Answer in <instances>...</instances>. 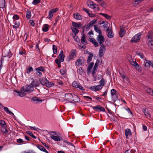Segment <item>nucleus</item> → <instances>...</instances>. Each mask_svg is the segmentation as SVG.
<instances>
[{
	"label": "nucleus",
	"mask_w": 153,
	"mask_h": 153,
	"mask_svg": "<svg viewBox=\"0 0 153 153\" xmlns=\"http://www.w3.org/2000/svg\"><path fill=\"white\" fill-rule=\"evenodd\" d=\"M142 34L141 33H137L134 35L130 41L131 43H137L138 42L140 39Z\"/></svg>",
	"instance_id": "f257e3e1"
},
{
	"label": "nucleus",
	"mask_w": 153,
	"mask_h": 153,
	"mask_svg": "<svg viewBox=\"0 0 153 153\" xmlns=\"http://www.w3.org/2000/svg\"><path fill=\"white\" fill-rule=\"evenodd\" d=\"M33 86H32V85H26L25 89L24 87H22L20 89L21 91H23L24 92H29V93L33 91Z\"/></svg>",
	"instance_id": "f03ea898"
},
{
	"label": "nucleus",
	"mask_w": 153,
	"mask_h": 153,
	"mask_svg": "<svg viewBox=\"0 0 153 153\" xmlns=\"http://www.w3.org/2000/svg\"><path fill=\"white\" fill-rule=\"evenodd\" d=\"M0 124L2 128L1 129V131L2 132L5 133L6 132H8V131L6 127V124L5 123V122L3 120H0Z\"/></svg>",
	"instance_id": "7ed1b4c3"
},
{
	"label": "nucleus",
	"mask_w": 153,
	"mask_h": 153,
	"mask_svg": "<svg viewBox=\"0 0 153 153\" xmlns=\"http://www.w3.org/2000/svg\"><path fill=\"white\" fill-rule=\"evenodd\" d=\"M76 51V49L72 50L71 51V53L69 56L67 57V60L70 61L71 60L73 59L74 58V56L76 55L75 52Z\"/></svg>",
	"instance_id": "20e7f679"
},
{
	"label": "nucleus",
	"mask_w": 153,
	"mask_h": 153,
	"mask_svg": "<svg viewBox=\"0 0 153 153\" xmlns=\"http://www.w3.org/2000/svg\"><path fill=\"white\" fill-rule=\"evenodd\" d=\"M93 109L96 111H105V108L104 107L100 105H98L96 107L91 106Z\"/></svg>",
	"instance_id": "39448f33"
},
{
	"label": "nucleus",
	"mask_w": 153,
	"mask_h": 153,
	"mask_svg": "<svg viewBox=\"0 0 153 153\" xmlns=\"http://www.w3.org/2000/svg\"><path fill=\"white\" fill-rule=\"evenodd\" d=\"M72 99L71 100L70 102L72 103V102H77L79 101H80V99L76 95L74 94L73 96V97Z\"/></svg>",
	"instance_id": "423d86ee"
},
{
	"label": "nucleus",
	"mask_w": 153,
	"mask_h": 153,
	"mask_svg": "<svg viewBox=\"0 0 153 153\" xmlns=\"http://www.w3.org/2000/svg\"><path fill=\"white\" fill-rule=\"evenodd\" d=\"M120 31L119 33V34L120 37H123L125 35L126 31L123 27H120Z\"/></svg>",
	"instance_id": "0eeeda50"
},
{
	"label": "nucleus",
	"mask_w": 153,
	"mask_h": 153,
	"mask_svg": "<svg viewBox=\"0 0 153 153\" xmlns=\"http://www.w3.org/2000/svg\"><path fill=\"white\" fill-rule=\"evenodd\" d=\"M73 94L71 93H66L65 94V99L68 101L69 102H70L73 96Z\"/></svg>",
	"instance_id": "6e6552de"
},
{
	"label": "nucleus",
	"mask_w": 153,
	"mask_h": 153,
	"mask_svg": "<svg viewBox=\"0 0 153 153\" xmlns=\"http://www.w3.org/2000/svg\"><path fill=\"white\" fill-rule=\"evenodd\" d=\"M73 16L74 18L76 19L81 20L82 19V16L78 13H74Z\"/></svg>",
	"instance_id": "1a4fd4ad"
},
{
	"label": "nucleus",
	"mask_w": 153,
	"mask_h": 153,
	"mask_svg": "<svg viewBox=\"0 0 153 153\" xmlns=\"http://www.w3.org/2000/svg\"><path fill=\"white\" fill-rule=\"evenodd\" d=\"M65 57V55L63 54V51H61L59 54V55L58 58L61 60L62 62L64 61V59Z\"/></svg>",
	"instance_id": "9d476101"
},
{
	"label": "nucleus",
	"mask_w": 153,
	"mask_h": 153,
	"mask_svg": "<svg viewBox=\"0 0 153 153\" xmlns=\"http://www.w3.org/2000/svg\"><path fill=\"white\" fill-rule=\"evenodd\" d=\"M47 79L46 78H41L39 79V81L40 83L42 85H45V84H46V82L47 81Z\"/></svg>",
	"instance_id": "9b49d317"
},
{
	"label": "nucleus",
	"mask_w": 153,
	"mask_h": 153,
	"mask_svg": "<svg viewBox=\"0 0 153 153\" xmlns=\"http://www.w3.org/2000/svg\"><path fill=\"white\" fill-rule=\"evenodd\" d=\"M132 65L134 66L136 70H137L139 71H141V66L139 65L136 62H134L133 64H132Z\"/></svg>",
	"instance_id": "f8f14e48"
},
{
	"label": "nucleus",
	"mask_w": 153,
	"mask_h": 153,
	"mask_svg": "<svg viewBox=\"0 0 153 153\" xmlns=\"http://www.w3.org/2000/svg\"><path fill=\"white\" fill-rule=\"evenodd\" d=\"M14 92H16L17 94H16V95H17V96L19 95L20 97H22L24 96H25L26 95V94L24 93V92L23 91H17L14 90Z\"/></svg>",
	"instance_id": "ddd939ff"
},
{
	"label": "nucleus",
	"mask_w": 153,
	"mask_h": 153,
	"mask_svg": "<svg viewBox=\"0 0 153 153\" xmlns=\"http://www.w3.org/2000/svg\"><path fill=\"white\" fill-rule=\"evenodd\" d=\"M125 135L127 139H129L128 137V135H131L132 134V133L131 131L129 129L127 128L125 130Z\"/></svg>",
	"instance_id": "4468645a"
},
{
	"label": "nucleus",
	"mask_w": 153,
	"mask_h": 153,
	"mask_svg": "<svg viewBox=\"0 0 153 153\" xmlns=\"http://www.w3.org/2000/svg\"><path fill=\"white\" fill-rule=\"evenodd\" d=\"M97 40V41H105V39L104 36L101 33L98 35Z\"/></svg>",
	"instance_id": "2eb2a0df"
},
{
	"label": "nucleus",
	"mask_w": 153,
	"mask_h": 153,
	"mask_svg": "<svg viewBox=\"0 0 153 153\" xmlns=\"http://www.w3.org/2000/svg\"><path fill=\"white\" fill-rule=\"evenodd\" d=\"M72 25L74 27H77L78 28H80L81 27L82 25L80 22L77 23L74 22H72Z\"/></svg>",
	"instance_id": "dca6fc26"
},
{
	"label": "nucleus",
	"mask_w": 153,
	"mask_h": 153,
	"mask_svg": "<svg viewBox=\"0 0 153 153\" xmlns=\"http://www.w3.org/2000/svg\"><path fill=\"white\" fill-rule=\"evenodd\" d=\"M31 85L32 86H35V87H37L39 85V84L38 81L36 80H33L31 83Z\"/></svg>",
	"instance_id": "f3484780"
},
{
	"label": "nucleus",
	"mask_w": 153,
	"mask_h": 153,
	"mask_svg": "<svg viewBox=\"0 0 153 153\" xmlns=\"http://www.w3.org/2000/svg\"><path fill=\"white\" fill-rule=\"evenodd\" d=\"M51 138L52 139L56 141H60L62 140V137L59 138L58 136L54 135H52L51 136Z\"/></svg>",
	"instance_id": "a211bd4d"
},
{
	"label": "nucleus",
	"mask_w": 153,
	"mask_h": 153,
	"mask_svg": "<svg viewBox=\"0 0 153 153\" xmlns=\"http://www.w3.org/2000/svg\"><path fill=\"white\" fill-rule=\"evenodd\" d=\"M80 57L76 60V62L78 63L79 64L82 65L83 63H84L85 62V59L83 57H82V59H80Z\"/></svg>",
	"instance_id": "6ab92c4d"
},
{
	"label": "nucleus",
	"mask_w": 153,
	"mask_h": 153,
	"mask_svg": "<svg viewBox=\"0 0 153 153\" xmlns=\"http://www.w3.org/2000/svg\"><path fill=\"white\" fill-rule=\"evenodd\" d=\"M71 29L72 30L73 33H74V35L76 36V34H77L79 33V30L74 27H71Z\"/></svg>",
	"instance_id": "aec40b11"
},
{
	"label": "nucleus",
	"mask_w": 153,
	"mask_h": 153,
	"mask_svg": "<svg viewBox=\"0 0 153 153\" xmlns=\"http://www.w3.org/2000/svg\"><path fill=\"white\" fill-rule=\"evenodd\" d=\"M54 84L52 82H49L48 80H47L46 82V84L45 85L47 87L50 88L54 85Z\"/></svg>",
	"instance_id": "412c9836"
},
{
	"label": "nucleus",
	"mask_w": 153,
	"mask_h": 153,
	"mask_svg": "<svg viewBox=\"0 0 153 153\" xmlns=\"http://www.w3.org/2000/svg\"><path fill=\"white\" fill-rule=\"evenodd\" d=\"M5 0H0V8H3L5 7Z\"/></svg>",
	"instance_id": "4be33fe9"
},
{
	"label": "nucleus",
	"mask_w": 153,
	"mask_h": 153,
	"mask_svg": "<svg viewBox=\"0 0 153 153\" xmlns=\"http://www.w3.org/2000/svg\"><path fill=\"white\" fill-rule=\"evenodd\" d=\"M94 27L95 30L99 34L102 33L101 30L99 29L100 28V27H99V28H98L97 25H95L94 26Z\"/></svg>",
	"instance_id": "5701e85b"
},
{
	"label": "nucleus",
	"mask_w": 153,
	"mask_h": 153,
	"mask_svg": "<svg viewBox=\"0 0 153 153\" xmlns=\"http://www.w3.org/2000/svg\"><path fill=\"white\" fill-rule=\"evenodd\" d=\"M89 54V56L88 57V59L87 61V63L89 62L91 60L92 57L94 56L93 54L91 53H88Z\"/></svg>",
	"instance_id": "b1692460"
},
{
	"label": "nucleus",
	"mask_w": 153,
	"mask_h": 153,
	"mask_svg": "<svg viewBox=\"0 0 153 153\" xmlns=\"http://www.w3.org/2000/svg\"><path fill=\"white\" fill-rule=\"evenodd\" d=\"M10 58V56H3V58H2L1 59V60L0 62H2L4 61V62H6L7 60L8 61H9V59Z\"/></svg>",
	"instance_id": "393cba45"
},
{
	"label": "nucleus",
	"mask_w": 153,
	"mask_h": 153,
	"mask_svg": "<svg viewBox=\"0 0 153 153\" xmlns=\"http://www.w3.org/2000/svg\"><path fill=\"white\" fill-rule=\"evenodd\" d=\"M103 51H104V49H103L102 48H100L99 52V55L100 57H101L104 55Z\"/></svg>",
	"instance_id": "a878e982"
},
{
	"label": "nucleus",
	"mask_w": 153,
	"mask_h": 153,
	"mask_svg": "<svg viewBox=\"0 0 153 153\" xmlns=\"http://www.w3.org/2000/svg\"><path fill=\"white\" fill-rule=\"evenodd\" d=\"M100 15H102L104 16L106 19L108 20H110L111 18V16L108 15L106 14H105L103 13H100Z\"/></svg>",
	"instance_id": "bb28decb"
},
{
	"label": "nucleus",
	"mask_w": 153,
	"mask_h": 153,
	"mask_svg": "<svg viewBox=\"0 0 153 153\" xmlns=\"http://www.w3.org/2000/svg\"><path fill=\"white\" fill-rule=\"evenodd\" d=\"M36 70V71H41L43 72H44L45 71V70L44 69V68L42 66H41L39 67L36 68L35 69Z\"/></svg>",
	"instance_id": "cd10ccee"
},
{
	"label": "nucleus",
	"mask_w": 153,
	"mask_h": 153,
	"mask_svg": "<svg viewBox=\"0 0 153 153\" xmlns=\"http://www.w3.org/2000/svg\"><path fill=\"white\" fill-rule=\"evenodd\" d=\"M148 45L152 50H153V40H150L148 43Z\"/></svg>",
	"instance_id": "c85d7f7f"
},
{
	"label": "nucleus",
	"mask_w": 153,
	"mask_h": 153,
	"mask_svg": "<svg viewBox=\"0 0 153 153\" xmlns=\"http://www.w3.org/2000/svg\"><path fill=\"white\" fill-rule=\"evenodd\" d=\"M26 13V17L27 19H28L30 18L31 16L30 10H28Z\"/></svg>",
	"instance_id": "c756f323"
},
{
	"label": "nucleus",
	"mask_w": 153,
	"mask_h": 153,
	"mask_svg": "<svg viewBox=\"0 0 153 153\" xmlns=\"http://www.w3.org/2000/svg\"><path fill=\"white\" fill-rule=\"evenodd\" d=\"M87 3L88 4V6H91V5L93 6H95V5L98 6L97 4H94L93 2L91 1H87Z\"/></svg>",
	"instance_id": "7c9ffc66"
},
{
	"label": "nucleus",
	"mask_w": 153,
	"mask_h": 153,
	"mask_svg": "<svg viewBox=\"0 0 153 153\" xmlns=\"http://www.w3.org/2000/svg\"><path fill=\"white\" fill-rule=\"evenodd\" d=\"M108 37L110 38H112L114 36V34L113 33L112 30H110L108 34Z\"/></svg>",
	"instance_id": "2f4dec72"
},
{
	"label": "nucleus",
	"mask_w": 153,
	"mask_h": 153,
	"mask_svg": "<svg viewBox=\"0 0 153 153\" xmlns=\"http://www.w3.org/2000/svg\"><path fill=\"white\" fill-rule=\"evenodd\" d=\"M100 85H97V86L100 87V86H103L105 84V79L104 78H102L100 82Z\"/></svg>",
	"instance_id": "473e14b6"
},
{
	"label": "nucleus",
	"mask_w": 153,
	"mask_h": 153,
	"mask_svg": "<svg viewBox=\"0 0 153 153\" xmlns=\"http://www.w3.org/2000/svg\"><path fill=\"white\" fill-rule=\"evenodd\" d=\"M94 65V63L93 62H91L89 65H88V68H87V71H90L93 67Z\"/></svg>",
	"instance_id": "72a5a7b5"
},
{
	"label": "nucleus",
	"mask_w": 153,
	"mask_h": 153,
	"mask_svg": "<svg viewBox=\"0 0 153 153\" xmlns=\"http://www.w3.org/2000/svg\"><path fill=\"white\" fill-rule=\"evenodd\" d=\"M102 87H101V88H96V87L95 86H91L90 88V89H91L92 90H95V91H99L100 90Z\"/></svg>",
	"instance_id": "f704fd0d"
},
{
	"label": "nucleus",
	"mask_w": 153,
	"mask_h": 153,
	"mask_svg": "<svg viewBox=\"0 0 153 153\" xmlns=\"http://www.w3.org/2000/svg\"><path fill=\"white\" fill-rule=\"evenodd\" d=\"M13 22L14 25H13V27L15 28H18L19 25V22H17L16 21L14 20L13 21Z\"/></svg>",
	"instance_id": "c9c22d12"
},
{
	"label": "nucleus",
	"mask_w": 153,
	"mask_h": 153,
	"mask_svg": "<svg viewBox=\"0 0 153 153\" xmlns=\"http://www.w3.org/2000/svg\"><path fill=\"white\" fill-rule=\"evenodd\" d=\"M100 62V61L99 60H97V61L95 63L94 66L93 68L97 70V69L98 66V64Z\"/></svg>",
	"instance_id": "e433bc0d"
},
{
	"label": "nucleus",
	"mask_w": 153,
	"mask_h": 153,
	"mask_svg": "<svg viewBox=\"0 0 153 153\" xmlns=\"http://www.w3.org/2000/svg\"><path fill=\"white\" fill-rule=\"evenodd\" d=\"M26 132L33 138L34 139H36V137L33 134L31 131H27Z\"/></svg>",
	"instance_id": "4c0bfd02"
},
{
	"label": "nucleus",
	"mask_w": 153,
	"mask_h": 153,
	"mask_svg": "<svg viewBox=\"0 0 153 153\" xmlns=\"http://www.w3.org/2000/svg\"><path fill=\"white\" fill-rule=\"evenodd\" d=\"M85 37V35L84 34H83L81 39V42L82 43L85 45V44H84V43L85 42L86 40Z\"/></svg>",
	"instance_id": "58836bf2"
},
{
	"label": "nucleus",
	"mask_w": 153,
	"mask_h": 153,
	"mask_svg": "<svg viewBox=\"0 0 153 153\" xmlns=\"http://www.w3.org/2000/svg\"><path fill=\"white\" fill-rule=\"evenodd\" d=\"M151 61L148 60V61L146 62L144 64V65L146 67L149 68L150 66L151 65Z\"/></svg>",
	"instance_id": "ea45409f"
},
{
	"label": "nucleus",
	"mask_w": 153,
	"mask_h": 153,
	"mask_svg": "<svg viewBox=\"0 0 153 153\" xmlns=\"http://www.w3.org/2000/svg\"><path fill=\"white\" fill-rule=\"evenodd\" d=\"M37 147L41 151L44 152V151L45 150V148L43 147L41 145H36Z\"/></svg>",
	"instance_id": "a19ab883"
},
{
	"label": "nucleus",
	"mask_w": 153,
	"mask_h": 153,
	"mask_svg": "<svg viewBox=\"0 0 153 153\" xmlns=\"http://www.w3.org/2000/svg\"><path fill=\"white\" fill-rule=\"evenodd\" d=\"M45 27H43L42 29V30L45 32H47L48 30V26H49L48 25L45 24Z\"/></svg>",
	"instance_id": "79ce46f5"
},
{
	"label": "nucleus",
	"mask_w": 153,
	"mask_h": 153,
	"mask_svg": "<svg viewBox=\"0 0 153 153\" xmlns=\"http://www.w3.org/2000/svg\"><path fill=\"white\" fill-rule=\"evenodd\" d=\"M147 92L151 95H153V90L150 88H148L146 90Z\"/></svg>",
	"instance_id": "37998d69"
},
{
	"label": "nucleus",
	"mask_w": 153,
	"mask_h": 153,
	"mask_svg": "<svg viewBox=\"0 0 153 153\" xmlns=\"http://www.w3.org/2000/svg\"><path fill=\"white\" fill-rule=\"evenodd\" d=\"M146 109H143V112L144 113L145 115L146 116H148V115H149V117H151V115H150L149 113V112H146Z\"/></svg>",
	"instance_id": "c03bdc74"
},
{
	"label": "nucleus",
	"mask_w": 153,
	"mask_h": 153,
	"mask_svg": "<svg viewBox=\"0 0 153 153\" xmlns=\"http://www.w3.org/2000/svg\"><path fill=\"white\" fill-rule=\"evenodd\" d=\"M112 100L115 102L116 101L117 99V97L116 94L111 95Z\"/></svg>",
	"instance_id": "a18cd8bd"
},
{
	"label": "nucleus",
	"mask_w": 153,
	"mask_h": 153,
	"mask_svg": "<svg viewBox=\"0 0 153 153\" xmlns=\"http://www.w3.org/2000/svg\"><path fill=\"white\" fill-rule=\"evenodd\" d=\"M53 54H56L57 53V48L56 46L55 45H53Z\"/></svg>",
	"instance_id": "49530a36"
},
{
	"label": "nucleus",
	"mask_w": 153,
	"mask_h": 153,
	"mask_svg": "<svg viewBox=\"0 0 153 153\" xmlns=\"http://www.w3.org/2000/svg\"><path fill=\"white\" fill-rule=\"evenodd\" d=\"M120 75L121 76V77L123 79H127L128 77L126 76V75L125 73H120Z\"/></svg>",
	"instance_id": "de8ad7c7"
},
{
	"label": "nucleus",
	"mask_w": 153,
	"mask_h": 153,
	"mask_svg": "<svg viewBox=\"0 0 153 153\" xmlns=\"http://www.w3.org/2000/svg\"><path fill=\"white\" fill-rule=\"evenodd\" d=\"M73 85L74 87L76 88H78V87L79 86V85L76 81H74L73 82Z\"/></svg>",
	"instance_id": "09e8293b"
},
{
	"label": "nucleus",
	"mask_w": 153,
	"mask_h": 153,
	"mask_svg": "<svg viewBox=\"0 0 153 153\" xmlns=\"http://www.w3.org/2000/svg\"><path fill=\"white\" fill-rule=\"evenodd\" d=\"M40 0H33L32 4L34 5L37 4L40 2Z\"/></svg>",
	"instance_id": "8fccbe9b"
},
{
	"label": "nucleus",
	"mask_w": 153,
	"mask_h": 153,
	"mask_svg": "<svg viewBox=\"0 0 153 153\" xmlns=\"http://www.w3.org/2000/svg\"><path fill=\"white\" fill-rule=\"evenodd\" d=\"M33 71V68L31 66L27 68V73L29 74L31 71Z\"/></svg>",
	"instance_id": "3c124183"
},
{
	"label": "nucleus",
	"mask_w": 153,
	"mask_h": 153,
	"mask_svg": "<svg viewBox=\"0 0 153 153\" xmlns=\"http://www.w3.org/2000/svg\"><path fill=\"white\" fill-rule=\"evenodd\" d=\"M58 10V8H56L55 9H53L49 11L52 13H54Z\"/></svg>",
	"instance_id": "603ef678"
},
{
	"label": "nucleus",
	"mask_w": 153,
	"mask_h": 153,
	"mask_svg": "<svg viewBox=\"0 0 153 153\" xmlns=\"http://www.w3.org/2000/svg\"><path fill=\"white\" fill-rule=\"evenodd\" d=\"M136 54L140 56V58L142 59H143L144 57L143 54L140 53H138V51H136Z\"/></svg>",
	"instance_id": "864d4df0"
},
{
	"label": "nucleus",
	"mask_w": 153,
	"mask_h": 153,
	"mask_svg": "<svg viewBox=\"0 0 153 153\" xmlns=\"http://www.w3.org/2000/svg\"><path fill=\"white\" fill-rule=\"evenodd\" d=\"M116 91L114 89H112L111 90V95L116 94Z\"/></svg>",
	"instance_id": "5fc2aeb1"
},
{
	"label": "nucleus",
	"mask_w": 153,
	"mask_h": 153,
	"mask_svg": "<svg viewBox=\"0 0 153 153\" xmlns=\"http://www.w3.org/2000/svg\"><path fill=\"white\" fill-rule=\"evenodd\" d=\"M60 72L62 75H63L66 73V70L65 69L64 70L61 69L60 71Z\"/></svg>",
	"instance_id": "6e6d98bb"
},
{
	"label": "nucleus",
	"mask_w": 153,
	"mask_h": 153,
	"mask_svg": "<svg viewBox=\"0 0 153 153\" xmlns=\"http://www.w3.org/2000/svg\"><path fill=\"white\" fill-rule=\"evenodd\" d=\"M32 100H33V101H42L41 100H39L38 98L34 97L32 98Z\"/></svg>",
	"instance_id": "4d7b16f0"
},
{
	"label": "nucleus",
	"mask_w": 153,
	"mask_h": 153,
	"mask_svg": "<svg viewBox=\"0 0 153 153\" xmlns=\"http://www.w3.org/2000/svg\"><path fill=\"white\" fill-rule=\"evenodd\" d=\"M4 111L7 113L10 114V110L9 109L6 107H4Z\"/></svg>",
	"instance_id": "13d9d810"
},
{
	"label": "nucleus",
	"mask_w": 153,
	"mask_h": 153,
	"mask_svg": "<svg viewBox=\"0 0 153 153\" xmlns=\"http://www.w3.org/2000/svg\"><path fill=\"white\" fill-rule=\"evenodd\" d=\"M55 62L57 64H60L61 61L58 59H56L55 60Z\"/></svg>",
	"instance_id": "bf43d9fd"
},
{
	"label": "nucleus",
	"mask_w": 153,
	"mask_h": 153,
	"mask_svg": "<svg viewBox=\"0 0 153 153\" xmlns=\"http://www.w3.org/2000/svg\"><path fill=\"white\" fill-rule=\"evenodd\" d=\"M17 142L18 143H23L24 141L22 139L19 138L17 140Z\"/></svg>",
	"instance_id": "052dcab7"
},
{
	"label": "nucleus",
	"mask_w": 153,
	"mask_h": 153,
	"mask_svg": "<svg viewBox=\"0 0 153 153\" xmlns=\"http://www.w3.org/2000/svg\"><path fill=\"white\" fill-rule=\"evenodd\" d=\"M19 16L17 15H14L13 17V19H19Z\"/></svg>",
	"instance_id": "680f3d73"
},
{
	"label": "nucleus",
	"mask_w": 153,
	"mask_h": 153,
	"mask_svg": "<svg viewBox=\"0 0 153 153\" xmlns=\"http://www.w3.org/2000/svg\"><path fill=\"white\" fill-rule=\"evenodd\" d=\"M97 71V70L94 69L93 68L92 71V73L93 74V76L94 77V75L95 74L96 72ZM95 78H96V77H95Z\"/></svg>",
	"instance_id": "e2e57ef3"
},
{
	"label": "nucleus",
	"mask_w": 153,
	"mask_h": 153,
	"mask_svg": "<svg viewBox=\"0 0 153 153\" xmlns=\"http://www.w3.org/2000/svg\"><path fill=\"white\" fill-rule=\"evenodd\" d=\"M83 10L87 13L89 16H90V13H89V10L87 9L84 8H83Z\"/></svg>",
	"instance_id": "0e129e2a"
},
{
	"label": "nucleus",
	"mask_w": 153,
	"mask_h": 153,
	"mask_svg": "<svg viewBox=\"0 0 153 153\" xmlns=\"http://www.w3.org/2000/svg\"><path fill=\"white\" fill-rule=\"evenodd\" d=\"M30 23L31 24V25L32 26H34L35 23L33 20H30L29 21Z\"/></svg>",
	"instance_id": "69168bd1"
},
{
	"label": "nucleus",
	"mask_w": 153,
	"mask_h": 153,
	"mask_svg": "<svg viewBox=\"0 0 153 153\" xmlns=\"http://www.w3.org/2000/svg\"><path fill=\"white\" fill-rule=\"evenodd\" d=\"M25 139L27 140V141H31V142L32 141V140H30V139L29 138V137H28V136L25 135Z\"/></svg>",
	"instance_id": "338daca9"
},
{
	"label": "nucleus",
	"mask_w": 153,
	"mask_h": 153,
	"mask_svg": "<svg viewBox=\"0 0 153 153\" xmlns=\"http://www.w3.org/2000/svg\"><path fill=\"white\" fill-rule=\"evenodd\" d=\"M79 74L81 75L83 73V71H82V67H80L79 69Z\"/></svg>",
	"instance_id": "774afa93"
}]
</instances>
